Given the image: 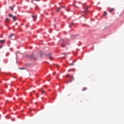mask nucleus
<instances>
[{
  "instance_id": "nucleus-26",
  "label": "nucleus",
  "mask_w": 124,
  "mask_h": 124,
  "mask_svg": "<svg viewBox=\"0 0 124 124\" xmlns=\"http://www.w3.org/2000/svg\"><path fill=\"white\" fill-rule=\"evenodd\" d=\"M30 94H31V93H30Z\"/></svg>"
},
{
  "instance_id": "nucleus-17",
  "label": "nucleus",
  "mask_w": 124,
  "mask_h": 124,
  "mask_svg": "<svg viewBox=\"0 0 124 124\" xmlns=\"http://www.w3.org/2000/svg\"><path fill=\"white\" fill-rule=\"evenodd\" d=\"M89 9V7H87L86 8H85V9Z\"/></svg>"
},
{
  "instance_id": "nucleus-16",
  "label": "nucleus",
  "mask_w": 124,
  "mask_h": 124,
  "mask_svg": "<svg viewBox=\"0 0 124 124\" xmlns=\"http://www.w3.org/2000/svg\"><path fill=\"white\" fill-rule=\"evenodd\" d=\"M10 8L12 9V10H13V7H11Z\"/></svg>"
},
{
  "instance_id": "nucleus-9",
  "label": "nucleus",
  "mask_w": 124,
  "mask_h": 124,
  "mask_svg": "<svg viewBox=\"0 0 124 124\" xmlns=\"http://www.w3.org/2000/svg\"><path fill=\"white\" fill-rule=\"evenodd\" d=\"M113 11H115V9L112 8L110 10L109 12L110 13H111V12H113Z\"/></svg>"
},
{
  "instance_id": "nucleus-19",
  "label": "nucleus",
  "mask_w": 124,
  "mask_h": 124,
  "mask_svg": "<svg viewBox=\"0 0 124 124\" xmlns=\"http://www.w3.org/2000/svg\"><path fill=\"white\" fill-rule=\"evenodd\" d=\"M42 94H43V93H44V91H42Z\"/></svg>"
},
{
  "instance_id": "nucleus-13",
  "label": "nucleus",
  "mask_w": 124,
  "mask_h": 124,
  "mask_svg": "<svg viewBox=\"0 0 124 124\" xmlns=\"http://www.w3.org/2000/svg\"><path fill=\"white\" fill-rule=\"evenodd\" d=\"M107 14V13H106V12H104V15L103 16H106V15Z\"/></svg>"
},
{
  "instance_id": "nucleus-24",
  "label": "nucleus",
  "mask_w": 124,
  "mask_h": 124,
  "mask_svg": "<svg viewBox=\"0 0 124 124\" xmlns=\"http://www.w3.org/2000/svg\"><path fill=\"white\" fill-rule=\"evenodd\" d=\"M36 7H37V6H35V8H36Z\"/></svg>"
},
{
  "instance_id": "nucleus-25",
  "label": "nucleus",
  "mask_w": 124,
  "mask_h": 124,
  "mask_svg": "<svg viewBox=\"0 0 124 124\" xmlns=\"http://www.w3.org/2000/svg\"><path fill=\"white\" fill-rule=\"evenodd\" d=\"M43 108H44V107L42 108V109H43Z\"/></svg>"
},
{
  "instance_id": "nucleus-22",
  "label": "nucleus",
  "mask_w": 124,
  "mask_h": 124,
  "mask_svg": "<svg viewBox=\"0 0 124 124\" xmlns=\"http://www.w3.org/2000/svg\"><path fill=\"white\" fill-rule=\"evenodd\" d=\"M71 25L72 26L73 25V23H71Z\"/></svg>"
},
{
  "instance_id": "nucleus-18",
  "label": "nucleus",
  "mask_w": 124,
  "mask_h": 124,
  "mask_svg": "<svg viewBox=\"0 0 124 124\" xmlns=\"http://www.w3.org/2000/svg\"><path fill=\"white\" fill-rule=\"evenodd\" d=\"M1 48H2V46H0V49H1Z\"/></svg>"
},
{
  "instance_id": "nucleus-23",
  "label": "nucleus",
  "mask_w": 124,
  "mask_h": 124,
  "mask_svg": "<svg viewBox=\"0 0 124 124\" xmlns=\"http://www.w3.org/2000/svg\"><path fill=\"white\" fill-rule=\"evenodd\" d=\"M44 87H45V88H46V85H45V86H44Z\"/></svg>"
},
{
  "instance_id": "nucleus-11",
  "label": "nucleus",
  "mask_w": 124,
  "mask_h": 124,
  "mask_svg": "<svg viewBox=\"0 0 124 124\" xmlns=\"http://www.w3.org/2000/svg\"><path fill=\"white\" fill-rule=\"evenodd\" d=\"M74 62H75V61H73V62L71 64H70V65H74Z\"/></svg>"
},
{
  "instance_id": "nucleus-21",
  "label": "nucleus",
  "mask_w": 124,
  "mask_h": 124,
  "mask_svg": "<svg viewBox=\"0 0 124 124\" xmlns=\"http://www.w3.org/2000/svg\"><path fill=\"white\" fill-rule=\"evenodd\" d=\"M68 71V72H70V71H71V70H69Z\"/></svg>"
},
{
  "instance_id": "nucleus-4",
  "label": "nucleus",
  "mask_w": 124,
  "mask_h": 124,
  "mask_svg": "<svg viewBox=\"0 0 124 124\" xmlns=\"http://www.w3.org/2000/svg\"><path fill=\"white\" fill-rule=\"evenodd\" d=\"M32 17L33 19V21H35L36 20V18H37V16H32Z\"/></svg>"
},
{
  "instance_id": "nucleus-2",
  "label": "nucleus",
  "mask_w": 124,
  "mask_h": 124,
  "mask_svg": "<svg viewBox=\"0 0 124 124\" xmlns=\"http://www.w3.org/2000/svg\"><path fill=\"white\" fill-rule=\"evenodd\" d=\"M66 77L68 78V77H70V78H71V79H72V80H73V76H70L69 75V74H67L66 76Z\"/></svg>"
},
{
  "instance_id": "nucleus-5",
  "label": "nucleus",
  "mask_w": 124,
  "mask_h": 124,
  "mask_svg": "<svg viewBox=\"0 0 124 124\" xmlns=\"http://www.w3.org/2000/svg\"><path fill=\"white\" fill-rule=\"evenodd\" d=\"M5 43V41L3 40H0V43H1V44H4Z\"/></svg>"
},
{
  "instance_id": "nucleus-20",
  "label": "nucleus",
  "mask_w": 124,
  "mask_h": 124,
  "mask_svg": "<svg viewBox=\"0 0 124 124\" xmlns=\"http://www.w3.org/2000/svg\"><path fill=\"white\" fill-rule=\"evenodd\" d=\"M6 119H8V116H6Z\"/></svg>"
},
{
  "instance_id": "nucleus-6",
  "label": "nucleus",
  "mask_w": 124,
  "mask_h": 124,
  "mask_svg": "<svg viewBox=\"0 0 124 124\" xmlns=\"http://www.w3.org/2000/svg\"><path fill=\"white\" fill-rule=\"evenodd\" d=\"M62 47V48H64V47H66V45H65V43H63V44H62L61 45Z\"/></svg>"
},
{
  "instance_id": "nucleus-15",
  "label": "nucleus",
  "mask_w": 124,
  "mask_h": 124,
  "mask_svg": "<svg viewBox=\"0 0 124 124\" xmlns=\"http://www.w3.org/2000/svg\"><path fill=\"white\" fill-rule=\"evenodd\" d=\"M19 69H20V70H22L23 69H25V68H19Z\"/></svg>"
},
{
  "instance_id": "nucleus-8",
  "label": "nucleus",
  "mask_w": 124,
  "mask_h": 124,
  "mask_svg": "<svg viewBox=\"0 0 124 124\" xmlns=\"http://www.w3.org/2000/svg\"><path fill=\"white\" fill-rule=\"evenodd\" d=\"M87 88L86 87H84L82 88V92H85V91H87Z\"/></svg>"
},
{
  "instance_id": "nucleus-3",
  "label": "nucleus",
  "mask_w": 124,
  "mask_h": 124,
  "mask_svg": "<svg viewBox=\"0 0 124 124\" xmlns=\"http://www.w3.org/2000/svg\"><path fill=\"white\" fill-rule=\"evenodd\" d=\"M63 7H64V6H61L59 8H57V10H56V12H59V11H60V10H61V9L63 8Z\"/></svg>"
},
{
  "instance_id": "nucleus-10",
  "label": "nucleus",
  "mask_w": 124,
  "mask_h": 124,
  "mask_svg": "<svg viewBox=\"0 0 124 124\" xmlns=\"http://www.w3.org/2000/svg\"><path fill=\"white\" fill-rule=\"evenodd\" d=\"M5 21H6V22H9V21H10V20L9 18H6Z\"/></svg>"
},
{
  "instance_id": "nucleus-12",
  "label": "nucleus",
  "mask_w": 124,
  "mask_h": 124,
  "mask_svg": "<svg viewBox=\"0 0 124 124\" xmlns=\"http://www.w3.org/2000/svg\"><path fill=\"white\" fill-rule=\"evenodd\" d=\"M48 57L49 58V59H52V56H51V55H48Z\"/></svg>"
},
{
  "instance_id": "nucleus-1",
  "label": "nucleus",
  "mask_w": 124,
  "mask_h": 124,
  "mask_svg": "<svg viewBox=\"0 0 124 124\" xmlns=\"http://www.w3.org/2000/svg\"><path fill=\"white\" fill-rule=\"evenodd\" d=\"M9 17H10V18H13L14 21H16V19H17V17L15 16H13V15H12V14H10L9 15Z\"/></svg>"
},
{
  "instance_id": "nucleus-14",
  "label": "nucleus",
  "mask_w": 124,
  "mask_h": 124,
  "mask_svg": "<svg viewBox=\"0 0 124 124\" xmlns=\"http://www.w3.org/2000/svg\"><path fill=\"white\" fill-rule=\"evenodd\" d=\"M13 35H14V34H12L11 35L9 36V38H10V37H12V36H13Z\"/></svg>"
},
{
  "instance_id": "nucleus-7",
  "label": "nucleus",
  "mask_w": 124,
  "mask_h": 124,
  "mask_svg": "<svg viewBox=\"0 0 124 124\" xmlns=\"http://www.w3.org/2000/svg\"><path fill=\"white\" fill-rule=\"evenodd\" d=\"M30 58L33 59V60H36V58H34V55L32 54Z\"/></svg>"
}]
</instances>
